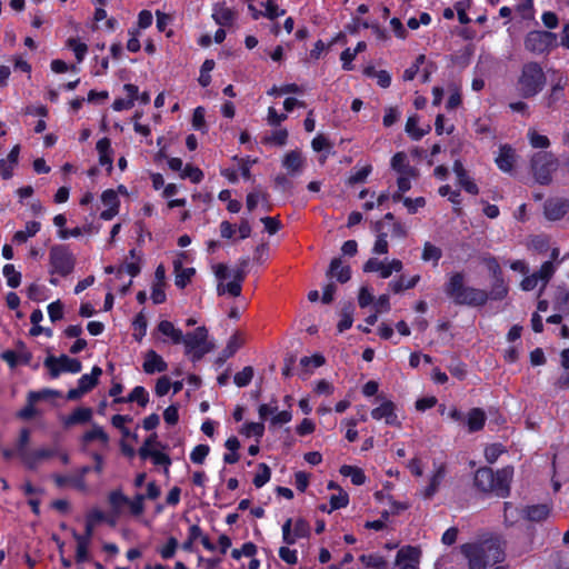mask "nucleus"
<instances>
[{
	"label": "nucleus",
	"mask_w": 569,
	"mask_h": 569,
	"mask_svg": "<svg viewBox=\"0 0 569 569\" xmlns=\"http://www.w3.org/2000/svg\"><path fill=\"white\" fill-rule=\"evenodd\" d=\"M419 280V274L411 277L408 281H405V278L401 276L399 279L390 281L389 286L395 293H400L403 290L415 288Z\"/></svg>",
	"instance_id": "47"
},
{
	"label": "nucleus",
	"mask_w": 569,
	"mask_h": 569,
	"mask_svg": "<svg viewBox=\"0 0 569 569\" xmlns=\"http://www.w3.org/2000/svg\"><path fill=\"white\" fill-rule=\"evenodd\" d=\"M543 209L548 220H560L569 212V200L566 198H550L545 202Z\"/></svg>",
	"instance_id": "12"
},
{
	"label": "nucleus",
	"mask_w": 569,
	"mask_h": 569,
	"mask_svg": "<svg viewBox=\"0 0 569 569\" xmlns=\"http://www.w3.org/2000/svg\"><path fill=\"white\" fill-rule=\"evenodd\" d=\"M241 346L242 340L240 337L237 333L232 335L228 340L227 346L222 349L219 361H224L226 359L233 357Z\"/></svg>",
	"instance_id": "45"
},
{
	"label": "nucleus",
	"mask_w": 569,
	"mask_h": 569,
	"mask_svg": "<svg viewBox=\"0 0 569 569\" xmlns=\"http://www.w3.org/2000/svg\"><path fill=\"white\" fill-rule=\"evenodd\" d=\"M56 455H57V451L54 449H50V448L37 449V450L30 451L28 455H26V459L23 460V463L28 469L34 470V469H37V467L41 460L52 458Z\"/></svg>",
	"instance_id": "23"
},
{
	"label": "nucleus",
	"mask_w": 569,
	"mask_h": 569,
	"mask_svg": "<svg viewBox=\"0 0 569 569\" xmlns=\"http://www.w3.org/2000/svg\"><path fill=\"white\" fill-rule=\"evenodd\" d=\"M76 266V257L66 244H53L49 251V273L62 278L70 276Z\"/></svg>",
	"instance_id": "7"
},
{
	"label": "nucleus",
	"mask_w": 569,
	"mask_h": 569,
	"mask_svg": "<svg viewBox=\"0 0 569 569\" xmlns=\"http://www.w3.org/2000/svg\"><path fill=\"white\" fill-rule=\"evenodd\" d=\"M181 343L184 345L186 355L190 356V360L194 363L200 361L214 348V345L208 341V330L204 326L198 327L193 331L183 335Z\"/></svg>",
	"instance_id": "6"
},
{
	"label": "nucleus",
	"mask_w": 569,
	"mask_h": 569,
	"mask_svg": "<svg viewBox=\"0 0 569 569\" xmlns=\"http://www.w3.org/2000/svg\"><path fill=\"white\" fill-rule=\"evenodd\" d=\"M130 513L134 517H139L144 512V496L143 493H137L133 499L127 505Z\"/></svg>",
	"instance_id": "61"
},
{
	"label": "nucleus",
	"mask_w": 569,
	"mask_h": 569,
	"mask_svg": "<svg viewBox=\"0 0 569 569\" xmlns=\"http://www.w3.org/2000/svg\"><path fill=\"white\" fill-rule=\"evenodd\" d=\"M43 366L48 369L52 379H57L62 372L79 373L82 369L80 360L67 355L59 357L50 355L44 359Z\"/></svg>",
	"instance_id": "9"
},
{
	"label": "nucleus",
	"mask_w": 569,
	"mask_h": 569,
	"mask_svg": "<svg viewBox=\"0 0 569 569\" xmlns=\"http://www.w3.org/2000/svg\"><path fill=\"white\" fill-rule=\"evenodd\" d=\"M158 331L171 339L172 343L180 345L183 340V333L176 328L169 320H161L157 327Z\"/></svg>",
	"instance_id": "31"
},
{
	"label": "nucleus",
	"mask_w": 569,
	"mask_h": 569,
	"mask_svg": "<svg viewBox=\"0 0 569 569\" xmlns=\"http://www.w3.org/2000/svg\"><path fill=\"white\" fill-rule=\"evenodd\" d=\"M529 143L535 149L545 150L550 147V140L547 136L540 134L536 129L530 128L527 132Z\"/></svg>",
	"instance_id": "43"
},
{
	"label": "nucleus",
	"mask_w": 569,
	"mask_h": 569,
	"mask_svg": "<svg viewBox=\"0 0 569 569\" xmlns=\"http://www.w3.org/2000/svg\"><path fill=\"white\" fill-rule=\"evenodd\" d=\"M30 441V431L27 428L21 429L19 439L16 446L17 455L20 457V459L23 461L26 459V455H28L30 451L27 449V446Z\"/></svg>",
	"instance_id": "52"
},
{
	"label": "nucleus",
	"mask_w": 569,
	"mask_h": 569,
	"mask_svg": "<svg viewBox=\"0 0 569 569\" xmlns=\"http://www.w3.org/2000/svg\"><path fill=\"white\" fill-rule=\"evenodd\" d=\"M376 400H381L380 405L373 408L370 416L373 420H383L386 425L391 427H400L401 422L397 415V406L393 401L386 399L381 395L377 396Z\"/></svg>",
	"instance_id": "10"
},
{
	"label": "nucleus",
	"mask_w": 569,
	"mask_h": 569,
	"mask_svg": "<svg viewBox=\"0 0 569 569\" xmlns=\"http://www.w3.org/2000/svg\"><path fill=\"white\" fill-rule=\"evenodd\" d=\"M442 257V251L439 247L432 244L429 241H426L423 244L421 259L426 262L432 261L433 266H438L439 260Z\"/></svg>",
	"instance_id": "40"
},
{
	"label": "nucleus",
	"mask_w": 569,
	"mask_h": 569,
	"mask_svg": "<svg viewBox=\"0 0 569 569\" xmlns=\"http://www.w3.org/2000/svg\"><path fill=\"white\" fill-rule=\"evenodd\" d=\"M253 368L251 366L244 367L241 371L237 372L233 377V382L239 388L247 387L253 378Z\"/></svg>",
	"instance_id": "56"
},
{
	"label": "nucleus",
	"mask_w": 569,
	"mask_h": 569,
	"mask_svg": "<svg viewBox=\"0 0 569 569\" xmlns=\"http://www.w3.org/2000/svg\"><path fill=\"white\" fill-rule=\"evenodd\" d=\"M108 502L110 505L112 515L118 517L122 508L130 502V499L122 492L121 489H116L109 492Z\"/></svg>",
	"instance_id": "29"
},
{
	"label": "nucleus",
	"mask_w": 569,
	"mask_h": 569,
	"mask_svg": "<svg viewBox=\"0 0 569 569\" xmlns=\"http://www.w3.org/2000/svg\"><path fill=\"white\" fill-rule=\"evenodd\" d=\"M210 452V447L208 445H197L191 453H190V460L193 463L202 465L207 458V456Z\"/></svg>",
	"instance_id": "60"
},
{
	"label": "nucleus",
	"mask_w": 569,
	"mask_h": 569,
	"mask_svg": "<svg viewBox=\"0 0 569 569\" xmlns=\"http://www.w3.org/2000/svg\"><path fill=\"white\" fill-rule=\"evenodd\" d=\"M509 293V287L505 280V277L493 278L490 287V291H487L488 301H501L507 298Z\"/></svg>",
	"instance_id": "25"
},
{
	"label": "nucleus",
	"mask_w": 569,
	"mask_h": 569,
	"mask_svg": "<svg viewBox=\"0 0 569 569\" xmlns=\"http://www.w3.org/2000/svg\"><path fill=\"white\" fill-rule=\"evenodd\" d=\"M102 521H106L110 526L116 525V519L107 518L103 511L99 509L89 511L86 516L84 532L80 533V538L91 541L96 525Z\"/></svg>",
	"instance_id": "14"
},
{
	"label": "nucleus",
	"mask_w": 569,
	"mask_h": 569,
	"mask_svg": "<svg viewBox=\"0 0 569 569\" xmlns=\"http://www.w3.org/2000/svg\"><path fill=\"white\" fill-rule=\"evenodd\" d=\"M567 84V79L562 77L558 79V81L552 84L550 92L547 97V107L555 108L556 104L561 101L565 97L563 90Z\"/></svg>",
	"instance_id": "32"
},
{
	"label": "nucleus",
	"mask_w": 569,
	"mask_h": 569,
	"mask_svg": "<svg viewBox=\"0 0 569 569\" xmlns=\"http://www.w3.org/2000/svg\"><path fill=\"white\" fill-rule=\"evenodd\" d=\"M102 375V369L99 366H93L91 373L82 375L78 380V387L84 392L91 391L98 383Z\"/></svg>",
	"instance_id": "27"
},
{
	"label": "nucleus",
	"mask_w": 569,
	"mask_h": 569,
	"mask_svg": "<svg viewBox=\"0 0 569 569\" xmlns=\"http://www.w3.org/2000/svg\"><path fill=\"white\" fill-rule=\"evenodd\" d=\"M359 560L367 568L383 569L387 566L386 559L379 553L361 555Z\"/></svg>",
	"instance_id": "50"
},
{
	"label": "nucleus",
	"mask_w": 569,
	"mask_h": 569,
	"mask_svg": "<svg viewBox=\"0 0 569 569\" xmlns=\"http://www.w3.org/2000/svg\"><path fill=\"white\" fill-rule=\"evenodd\" d=\"M2 273L7 279L8 287L16 289L21 283V272L17 271L14 266L11 263H7L3 266Z\"/></svg>",
	"instance_id": "49"
},
{
	"label": "nucleus",
	"mask_w": 569,
	"mask_h": 569,
	"mask_svg": "<svg viewBox=\"0 0 569 569\" xmlns=\"http://www.w3.org/2000/svg\"><path fill=\"white\" fill-rule=\"evenodd\" d=\"M263 17L274 20L279 17H282L286 13V10L280 9L277 4L276 0H267L264 3Z\"/></svg>",
	"instance_id": "59"
},
{
	"label": "nucleus",
	"mask_w": 569,
	"mask_h": 569,
	"mask_svg": "<svg viewBox=\"0 0 569 569\" xmlns=\"http://www.w3.org/2000/svg\"><path fill=\"white\" fill-rule=\"evenodd\" d=\"M418 118L417 116L409 117L406 123V132L409 134V137L412 140H420L422 137H425L429 131L430 127L428 126L427 129H419L418 128Z\"/></svg>",
	"instance_id": "42"
},
{
	"label": "nucleus",
	"mask_w": 569,
	"mask_h": 569,
	"mask_svg": "<svg viewBox=\"0 0 569 569\" xmlns=\"http://www.w3.org/2000/svg\"><path fill=\"white\" fill-rule=\"evenodd\" d=\"M546 84V74L538 62L525 63L518 79L520 96L525 99L537 96Z\"/></svg>",
	"instance_id": "5"
},
{
	"label": "nucleus",
	"mask_w": 569,
	"mask_h": 569,
	"mask_svg": "<svg viewBox=\"0 0 569 569\" xmlns=\"http://www.w3.org/2000/svg\"><path fill=\"white\" fill-rule=\"evenodd\" d=\"M143 371L148 375L163 372L168 369L167 362L154 350H148L142 365Z\"/></svg>",
	"instance_id": "20"
},
{
	"label": "nucleus",
	"mask_w": 569,
	"mask_h": 569,
	"mask_svg": "<svg viewBox=\"0 0 569 569\" xmlns=\"http://www.w3.org/2000/svg\"><path fill=\"white\" fill-rule=\"evenodd\" d=\"M212 19L220 27H230L236 20V11L227 7L226 2H218L213 6Z\"/></svg>",
	"instance_id": "19"
},
{
	"label": "nucleus",
	"mask_w": 569,
	"mask_h": 569,
	"mask_svg": "<svg viewBox=\"0 0 569 569\" xmlns=\"http://www.w3.org/2000/svg\"><path fill=\"white\" fill-rule=\"evenodd\" d=\"M420 550L417 547L406 546L402 547L396 556V563L401 565L403 561L417 565L419 562Z\"/></svg>",
	"instance_id": "36"
},
{
	"label": "nucleus",
	"mask_w": 569,
	"mask_h": 569,
	"mask_svg": "<svg viewBox=\"0 0 569 569\" xmlns=\"http://www.w3.org/2000/svg\"><path fill=\"white\" fill-rule=\"evenodd\" d=\"M282 166L290 172L296 173L301 171L303 160L301 153L297 150L289 151L282 161Z\"/></svg>",
	"instance_id": "35"
},
{
	"label": "nucleus",
	"mask_w": 569,
	"mask_h": 569,
	"mask_svg": "<svg viewBox=\"0 0 569 569\" xmlns=\"http://www.w3.org/2000/svg\"><path fill=\"white\" fill-rule=\"evenodd\" d=\"M94 440H99L102 443H108L109 441L108 433L103 430L102 427L98 425H93L92 429L86 431L82 436V441L86 443L92 442Z\"/></svg>",
	"instance_id": "48"
},
{
	"label": "nucleus",
	"mask_w": 569,
	"mask_h": 569,
	"mask_svg": "<svg viewBox=\"0 0 569 569\" xmlns=\"http://www.w3.org/2000/svg\"><path fill=\"white\" fill-rule=\"evenodd\" d=\"M96 149L99 153V163L107 168V172L110 174L113 170V150L111 148V141L109 138L103 137L98 140Z\"/></svg>",
	"instance_id": "18"
},
{
	"label": "nucleus",
	"mask_w": 569,
	"mask_h": 569,
	"mask_svg": "<svg viewBox=\"0 0 569 569\" xmlns=\"http://www.w3.org/2000/svg\"><path fill=\"white\" fill-rule=\"evenodd\" d=\"M259 418L263 421L268 416H272L270 419V426L284 425L291 421L292 412L290 410H282L278 412V402L274 398L269 403H262L258 408Z\"/></svg>",
	"instance_id": "11"
},
{
	"label": "nucleus",
	"mask_w": 569,
	"mask_h": 569,
	"mask_svg": "<svg viewBox=\"0 0 569 569\" xmlns=\"http://www.w3.org/2000/svg\"><path fill=\"white\" fill-rule=\"evenodd\" d=\"M365 272H379V276L382 279H387L390 277V270L388 269V264H385L382 261L377 258H370L363 264Z\"/></svg>",
	"instance_id": "39"
},
{
	"label": "nucleus",
	"mask_w": 569,
	"mask_h": 569,
	"mask_svg": "<svg viewBox=\"0 0 569 569\" xmlns=\"http://www.w3.org/2000/svg\"><path fill=\"white\" fill-rule=\"evenodd\" d=\"M513 476V467L507 466L496 472L489 467H481L475 472L473 485L483 492H493L497 497L510 496V483Z\"/></svg>",
	"instance_id": "3"
},
{
	"label": "nucleus",
	"mask_w": 569,
	"mask_h": 569,
	"mask_svg": "<svg viewBox=\"0 0 569 569\" xmlns=\"http://www.w3.org/2000/svg\"><path fill=\"white\" fill-rule=\"evenodd\" d=\"M138 453L142 460L150 458L154 466H163L166 471H168V468L171 465L169 455L159 450L148 451L146 448H139Z\"/></svg>",
	"instance_id": "28"
},
{
	"label": "nucleus",
	"mask_w": 569,
	"mask_h": 569,
	"mask_svg": "<svg viewBox=\"0 0 569 569\" xmlns=\"http://www.w3.org/2000/svg\"><path fill=\"white\" fill-rule=\"evenodd\" d=\"M92 409L89 407H78L69 416L63 418V426L83 425L91 420Z\"/></svg>",
	"instance_id": "24"
},
{
	"label": "nucleus",
	"mask_w": 569,
	"mask_h": 569,
	"mask_svg": "<svg viewBox=\"0 0 569 569\" xmlns=\"http://www.w3.org/2000/svg\"><path fill=\"white\" fill-rule=\"evenodd\" d=\"M180 177L182 179H190L192 183H200L203 179V172L200 168L188 163L182 169Z\"/></svg>",
	"instance_id": "54"
},
{
	"label": "nucleus",
	"mask_w": 569,
	"mask_h": 569,
	"mask_svg": "<svg viewBox=\"0 0 569 569\" xmlns=\"http://www.w3.org/2000/svg\"><path fill=\"white\" fill-rule=\"evenodd\" d=\"M391 168L400 174L415 176V168L410 166L405 152H397L391 158Z\"/></svg>",
	"instance_id": "30"
},
{
	"label": "nucleus",
	"mask_w": 569,
	"mask_h": 569,
	"mask_svg": "<svg viewBox=\"0 0 569 569\" xmlns=\"http://www.w3.org/2000/svg\"><path fill=\"white\" fill-rule=\"evenodd\" d=\"M129 402L136 401L140 407L144 408L149 402V393L142 386L134 387L126 397Z\"/></svg>",
	"instance_id": "51"
},
{
	"label": "nucleus",
	"mask_w": 569,
	"mask_h": 569,
	"mask_svg": "<svg viewBox=\"0 0 569 569\" xmlns=\"http://www.w3.org/2000/svg\"><path fill=\"white\" fill-rule=\"evenodd\" d=\"M556 272V266L552 261H545L538 271H535V276L539 281L542 282V288H546L548 282L551 280Z\"/></svg>",
	"instance_id": "46"
},
{
	"label": "nucleus",
	"mask_w": 569,
	"mask_h": 569,
	"mask_svg": "<svg viewBox=\"0 0 569 569\" xmlns=\"http://www.w3.org/2000/svg\"><path fill=\"white\" fill-rule=\"evenodd\" d=\"M382 227H383L382 221H377L375 223V231L378 234H377V239L375 241L373 248H372V252L376 254H386V253H388V249H389L388 241H387L388 234L386 232H382Z\"/></svg>",
	"instance_id": "34"
},
{
	"label": "nucleus",
	"mask_w": 569,
	"mask_h": 569,
	"mask_svg": "<svg viewBox=\"0 0 569 569\" xmlns=\"http://www.w3.org/2000/svg\"><path fill=\"white\" fill-rule=\"evenodd\" d=\"M460 551L468 560V569H487L505 560V550L497 539L467 542L460 546Z\"/></svg>",
	"instance_id": "1"
},
{
	"label": "nucleus",
	"mask_w": 569,
	"mask_h": 569,
	"mask_svg": "<svg viewBox=\"0 0 569 569\" xmlns=\"http://www.w3.org/2000/svg\"><path fill=\"white\" fill-rule=\"evenodd\" d=\"M288 140V130L282 128L272 131L271 136L266 137L263 139L264 143H273L276 146L282 147L287 143Z\"/></svg>",
	"instance_id": "62"
},
{
	"label": "nucleus",
	"mask_w": 569,
	"mask_h": 569,
	"mask_svg": "<svg viewBox=\"0 0 569 569\" xmlns=\"http://www.w3.org/2000/svg\"><path fill=\"white\" fill-rule=\"evenodd\" d=\"M446 477V465L439 463L435 465V471L430 478L429 485L423 490V498L430 499L438 491L440 483Z\"/></svg>",
	"instance_id": "22"
},
{
	"label": "nucleus",
	"mask_w": 569,
	"mask_h": 569,
	"mask_svg": "<svg viewBox=\"0 0 569 569\" xmlns=\"http://www.w3.org/2000/svg\"><path fill=\"white\" fill-rule=\"evenodd\" d=\"M353 310L355 307L352 303L346 305L341 310V319L339 320L337 325V330L339 333H342L343 331L351 328L353 323Z\"/></svg>",
	"instance_id": "41"
},
{
	"label": "nucleus",
	"mask_w": 569,
	"mask_h": 569,
	"mask_svg": "<svg viewBox=\"0 0 569 569\" xmlns=\"http://www.w3.org/2000/svg\"><path fill=\"white\" fill-rule=\"evenodd\" d=\"M528 246L539 253H545L549 249V238L545 234L533 236Z\"/></svg>",
	"instance_id": "58"
},
{
	"label": "nucleus",
	"mask_w": 569,
	"mask_h": 569,
	"mask_svg": "<svg viewBox=\"0 0 569 569\" xmlns=\"http://www.w3.org/2000/svg\"><path fill=\"white\" fill-rule=\"evenodd\" d=\"M264 430H266V428H264L263 422L250 421V422L243 423L242 427L240 428L239 432L247 438L256 437L257 440L259 441L263 437Z\"/></svg>",
	"instance_id": "38"
},
{
	"label": "nucleus",
	"mask_w": 569,
	"mask_h": 569,
	"mask_svg": "<svg viewBox=\"0 0 569 569\" xmlns=\"http://www.w3.org/2000/svg\"><path fill=\"white\" fill-rule=\"evenodd\" d=\"M340 473L345 477H350L351 483L355 486H361L366 482V475L359 467L343 465L340 468Z\"/></svg>",
	"instance_id": "37"
},
{
	"label": "nucleus",
	"mask_w": 569,
	"mask_h": 569,
	"mask_svg": "<svg viewBox=\"0 0 569 569\" xmlns=\"http://www.w3.org/2000/svg\"><path fill=\"white\" fill-rule=\"evenodd\" d=\"M452 169L457 176L459 186L463 188L466 192L473 196L479 193V188L477 183L468 176V172L465 169L461 160H455Z\"/></svg>",
	"instance_id": "17"
},
{
	"label": "nucleus",
	"mask_w": 569,
	"mask_h": 569,
	"mask_svg": "<svg viewBox=\"0 0 569 569\" xmlns=\"http://www.w3.org/2000/svg\"><path fill=\"white\" fill-rule=\"evenodd\" d=\"M551 508L546 503L530 505L521 509V517L531 522H542L550 516Z\"/></svg>",
	"instance_id": "16"
},
{
	"label": "nucleus",
	"mask_w": 569,
	"mask_h": 569,
	"mask_svg": "<svg viewBox=\"0 0 569 569\" xmlns=\"http://www.w3.org/2000/svg\"><path fill=\"white\" fill-rule=\"evenodd\" d=\"M326 277L329 280L336 279L340 283H346L351 278V268L348 264L343 266L341 258H333L330 261Z\"/></svg>",
	"instance_id": "15"
},
{
	"label": "nucleus",
	"mask_w": 569,
	"mask_h": 569,
	"mask_svg": "<svg viewBox=\"0 0 569 569\" xmlns=\"http://www.w3.org/2000/svg\"><path fill=\"white\" fill-rule=\"evenodd\" d=\"M67 46L74 52L77 61L82 62L88 52V46L76 38L68 39Z\"/></svg>",
	"instance_id": "55"
},
{
	"label": "nucleus",
	"mask_w": 569,
	"mask_h": 569,
	"mask_svg": "<svg viewBox=\"0 0 569 569\" xmlns=\"http://www.w3.org/2000/svg\"><path fill=\"white\" fill-rule=\"evenodd\" d=\"M443 291L456 306L483 307L488 302L487 291L465 284V273L453 272L443 286Z\"/></svg>",
	"instance_id": "2"
},
{
	"label": "nucleus",
	"mask_w": 569,
	"mask_h": 569,
	"mask_svg": "<svg viewBox=\"0 0 569 569\" xmlns=\"http://www.w3.org/2000/svg\"><path fill=\"white\" fill-rule=\"evenodd\" d=\"M178 546V539L174 537H169L166 545L158 549V553L164 560L171 559L176 555Z\"/></svg>",
	"instance_id": "57"
},
{
	"label": "nucleus",
	"mask_w": 569,
	"mask_h": 569,
	"mask_svg": "<svg viewBox=\"0 0 569 569\" xmlns=\"http://www.w3.org/2000/svg\"><path fill=\"white\" fill-rule=\"evenodd\" d=\"M487 416L481 408H472L468 412L467 427L469 432H477L483 429Z\"/></svg>",
	"instance_id": "26"
},
{
	"label": "nucleus",
	"mask_w": 569,
	"mask_h": 569,
	"mask_svg": "<svg viewBox=\"0 0 569 569\" xmlns=\"http://www.w3.org/2000/svg\"><path fill=\"white\" fill-rule=\"evenodd\" d=\"M559 164L557 156L546 150L533 152L529 159L530 172L540 186H549L552 182V174L557 171Z\"/></svg>",
	"instance_id": "4"
},
{
	"label": "nucleus",
	"mask_w": 569,
	"mask_h": 569,
	"mask_svg": "<svg viewBox=\"0 0 569 569\" xmlns=\"http://www.w3.org/2000/svg\"><path fill=\"white\" fill-rule=\"evenodd\" d=\"M483 264L486 266L487 270L493 278H499L503 276V271L497 260L493 256H488L482 259Z\"/></svg>",
	"instance_id": "63"
},
{
	"label": "nucleus",
	"mask_w": 569,
	"mask_h": 569,
	"mask_svg": "<svg viewBox=\"0 0 569 569\" xmlns=\"http://www.w3.org/2000/svg\"><path fill=\"white\" fill-rule=\"evenodd\" d=\"M271 478V470L267 463L261 462L258 465V472L253 477V485L257 488L263 487Z\"/></svg>",
	"instance_id": "53"
},
{
	"label": "nucleus",
	"mask_w": 569,
	"mask_h": 569,
	"mask_svg": "<svg viewBox=\"0 0 569 569\" xmlns=\"http://www.w3.org/2000/svg\"><path fill=\"white\" fill-rule=\"evenodd\" d=\"M132 327H133V338L136 341H141L143 339V337L146 336L147 333V327H148V321H147V318L144 316V313L141 311L139 312L133 321H132Z\"/></svg>",
	"instance_id": "44"
},
{
	"label": "nucleus",
	"mask_w": 569,
	"mask_h": 569,
	"mask_svg": "<svg viewBox=\"0 0 569 569\" xmlns=\"http://www.w3.org/2000/svg\"><path fill=\"white\" fill-rule=\"evenodd\" d=\"M173 272H174V284L179 289H184L190 282L192 277L196 274V269L183 268L182 261L180 259L173 260Z\"/></svg>",
	"instance_id": "21"
},
{
	"label": "nucleus",
	"mask_w": 569,
	"mask_h": 569,
	"mask_svg": "<svg viewBox=\"0 0 569 569\" xmlns=\"http://www.w3.org/2000/svg\"><path fill=\"white\" fill-rule=\"evenodd\" d=\"M505 452V447L501 443H492L486 447L485 457L489 463H493Z\"/></svg>",
	"instance_id": "64"
},
{
	"label": "nucleus",
	"mask_w": 569,
	"mask_h": 569,
	"mask_svg": "<svg viewBox=\"0 0 569 569\" xmlns=\"http://www.w3.org/2000/svg\"><path fill=\"white\" fill-rule=\"evenodd\" d=\"M557 40V34L551 31L532 30L526 34L523 46L532 54H549L553 48L559 46Z\"/></svg>",
	"instance_id": "8"
},
{
	"label": "nucleus",
	"mask_w": 569,
	"mask_h": 569,
	"mask_svg": "<svg viewBox=\"0 0 569 569\" xmlns=\"http://www.w3.org/2000/svg\"><path fill=\"white\" fill-rule=\"evenodd\" d=\"M516 161V150L508 143L501 144L495 158V163L498 169L505 173H511L515 169Z\"/></svg>",
	"instance_id": "13"
},
{
	"label": "nucleus",
	"mask_w": 569,
	"mask_h": 569,
	"mask_svg": "<svg viewBox=\"0 0 569 569\" xmlns=\"http://www.w3.org/2000/svg\"><path fill=\"white\" fill-rule=\"evenodd\" d=\"M72 537L77 541L76 561L77 563H83L89 560V540L80 538V533L72 529Z\"/></svg>",
	"instance_id": "33"
}]
</instances>
